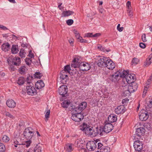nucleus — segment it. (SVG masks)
Wrapping results in <instances>:
<instances>
[{
	"label": "nucleus",
	"mask_w": 152,
	"mask_h": 152,
	"mask_svg": "<svg viewBox=\"0 0 152 152\" xmlns=\"http://www.w3.org/2000/svg\"><path fill=\"white\" fill-rule=\"evenodd\" d=\"M126 73V71L119 70L112 75L109 76L108 79L112 82H115L118 81L120 78H123Z\"/></svg>",
	"instance_id": "f257e3e1"
},
{
	"label": "nucleus",
	"mask_w": 152,
	"mask_h": 152,
	"mask_svg": "<svg viewBox=\"0 0 152 152\" xmlns=\"http://www.w3.org/2000/svg\"><path fill=\"white\" fill-rule=\"evenodd\" d=\"M86 134L92 137L95 136V130L91 122H88L86 124Z\"/></svg>",
	"instance_id": "f03ea898"
},
{
	"label": "nucleus",
	"mask_w": 152,
	"mask_h": 152,
	"mask_svg": "<svg viewBox=\"0 0 152 152\" xmlns=\"http://www.w3.org/2000/svg\"><path fill=\"white\" fill-rule=\"evenodd\" d=\"M35 134L34 130L30 127L25 129L23 132L24 137L27 139L30 140Z\"/></svg>",
	"instance_id": "7ed1b4c3"
},
{
	"label": "nucleus",
	"mask_w": 152,
	"mask_h": 152,
	"mask_svg": "<svg viewBox=\"0 0 152 152\" xmlns=\"http://www.w3.org/2000/svg\"><path fill=\"white\" fill-rule=\"evenodd\" d=\"M72 112V114L73 113L71 117V119L75 121L78 122L83 119L84 116L81 113L76 112L75 111L73 112V110Z\"/></svg>",
	"instance_id": "20e7f679"
},
{
	"label": "nucleus",
	"mask_w": 152,
	"mask_h": 152,
	"mask_svg": "<svg viewBox=\"0 0 152 152\" xmlns=\"http://www.w3.org/2000/svg\"><path fill=\"white\" fill-rule=\"evenodd\" d=\"M75 144L76 147L79 148H80L81 149H83L84 152H86V150L84 147L85 145V141L84 139L77 140L75 142Z\"/></svg>",
	"instance_id": "39448f33"
},
{
	"label": "nucleus",
	"mask_w": 152,
	"mask_h": 152,
	"mask_svg": "<svg viewBox=\"0 0 152 152\" xmlns=\"http://www.w3.org/2000/svg\"><path fill=\"white\" fill-rule=\"evenodd\" d=\"M148 112L144 110H142L139 113V118L142 121H145L148 118Z\"/></svg>",
	"instance_id": "423d86ee"
},
{
	"label": "nucleus",
	"mask_w": 152,
	"mask_h": 152,
	"mask_svg": "<svg viewBox=\"0 0 152 152\" xmlns=\"http://www.w3.org/2000/svg\"><path fill=\"white\" fill-rule=\"evenodd\" d=\"M97 146V142L93 141H89L86 144V148L88 151H92L96 148Z\"/></svg>",
	"instance_id": "0eeeda50"
},
{
	"label": "nucleus",
	"mask_w": 152,
	"mask_h": 152,
	"mask_svg": "<svg viewBox=\"0 0 152 152\" xmlns=\"http://www.w3.org/2000/svg\"><path fill=\"white\" fill-rule=\"evenodd\" d=\"M126 71L127 73L124 75V76L123 78L125 77L126 80L128 83H132L134 82L135 79V75L133 74H128V72Z\"/></svg>",
	"instance_id": "6e6552de"
},
{
	"label": "nucleus",
	"mask_w": 152,
	"mask_h": 152,
	"mask_svg": "<svg viewBox=\"0 0 152 152\" xmlns=\"http://www.w3.org/2000/svg\"><path fill=\"white\" fill-rule=\"evenodd\" d=\"M26 88L27 93L29 95H33L36 93V90L32 83L31 85L27 86Z\"/></svg>",
	"instance_id": "1a4fd4ad"
},
{
	"label": "nucleus",
	"mask_w": 152,
	"mask_h": 152,
	"mask_svg": "<svg viewBox=\"0 0 152 152\" xmlns=\"http://www.w3.org/2000/svg\"><path fill=\"white\" fill-rule=\"evenodd\" d=\"M67 91L68 89L67 86L66 85H63L60 86L59 88L58 93L63 97H64L65 95L67 94Z\"/></svg>",
	"instance_id": "9d476101"
},
{
	"label": "nucleus",
	"mask_w": 152,
	"mask_h": 152,
	"mask_svg": "<svg viewBox=\"0 0 152 152\" xmlns=\"http://www.w3.org/2000/svg\"><path fill=\"white\" fill-rule=\"evenodd\" d=\"M81 60L78 57H75L73 60L71 64V66L72 68L78 67L80 64Z\"/></svg>",
	"instance_id": "9b49d317"
},
{
	"label": "nucleus",
	"mask_w": 152,
	"mask_h": 152,
	"mask_svg": "<svg viewBox=\"0 0 152 152\" xmlns=\"http://www.w3.org/2000/svg\"><path fill=\"white\" fill-rule=\"evenodd\" d=\"M107 58L104 56L100 57L98 59L97 65L100 67L105 66L106 64Z\"/></svg>",
	"instance_id": "f8f14e48"
},
{
	"label": "nucleus",
	"mask_w": 152,
	"mask_h": 152,
	"mask_svg": "<svg viewBox=\"0 0 152 152\" xmlns=\"http://www.w3.org/2000/svg\"><path fill=\"white\" fill-rule=\"evenodd\" d=\"M86 108V102H83L81 103L78 106L73 110V112L81 113L82 111Z\"/></svg>",
	"instance_id": "ddd939ff"
},
{
	"label": "nucleus",
	"mask_w": 152,
	"mask_h": 152,
	"mask_svg": "<svg viewBox=\"0 0 152 152\" xmlns=\"http://www.w3.org/2000/svg\"><path fill=\"white\" fill-rule=\"evenodd\" d=\"M133 146L135 151H141L143 148V144L139 140L135 141Z\"/></svg>",
	"instance_id": "4468645a"
},
{
	"label": "nucleus",
	"mask_w": 152,
	"mask_h": 152,
	"mask_svg": "<svg viewBox=\"0 0 152 152\" xmlns=\"http://www.w3.org/2000/svg\"><path fill=\"white\" fill-rule=\"evenodd\" d=\"M113 126L111 123H107L104 126V132L106 133H108L113 129Z\"/></svg>",
	"instance_id": "2eb2a0df"
},
{
	"label": "nucleus",
	"mask_w": 152,
	"mask_h": 152,
	"mask_svg": "<svg viewBox=\"0 0 152 152\" xmlns=\"http://www.w3.org/2000/svg\"><path fill=\"white\" fill-rule=\"evenodd\" d=\"M105 66L109 69L113 70L115 68V65L111 60L107 59Z\"/></svg>",
	"instance_id": "dca6fc26"
},
{
	"label": "nucleus",
	"mask_w": 152,
	"mask_h": 152,
	"mask_svg": "<svg viewBox=\"0 0 152 152\" xmlns=\"http://www.w3.org/2000/svg\"><path fill=\"white\" fill-rule=\"evenodd\" d=\"M125 108L123 105L118 106L115 109V113L118 114L123 113L125 111Z\"/></svg>",
	"instance_id": "f3484780"
},
{
	"label": "nucleus",
	"mask_w": 152,
	"mask_h": 152,
	"mask_svg": "<svg viewBox=\"0 0 152 152\" xmlns=\"http://www.w3.org/2000/svg\"><path fill=\"white\" fill-rule=\"evenodd\" d=\"M137 84L134 82L130 83V84L128 86V88L130 90L131 92H134L137 90Z\"/></svg>",
	"instance_id": "a211bd4d"
},
{
	"label": "nucleus",
	"mask_w": 152,
	"mask_h": 152,
	"mask_svg": "<svg viewBox=\"0 0 152 152\" xmlns=\"http://www.w3.org/2000/svg\"><path fill=\"white\" fill-rule=\"evenodd\" d=\"M6 104L9 107L14 108L16 106V103L13 100L11 99L7 101Z\"/></svg>",
	"instance_id": "6ab92c4d"
},
{
	"label": "nucleus",
	"mask_w": 152,
	"mask_h": 152,
	"mask_svg": "<svg viewBox=\"0 0 152 152\" xmlns=\"http://www.w3.org/2000/svg\"><path fill=\"white\" fill-rule=\"evenodd\" d=\"M1 48L3 51L7 52L10 50V45L8 42L4 43L1 45Z\"/></svg>",
	"instance_id": "aec40b11"
},
{
	"label": "nucleus",
	"mask_w": 152,
	"mask_h": 152,
	"mask_svg": "<svg viewBox=\"0 0 152 152\" xmlns=\"http://www.w3.org/2000/svg\"><path fill=\"white\" fill-rule=\"evenodd\" d=\"M145 133V129L143 127L137 129L136 131V134L139 137L143 135Z\"/></svg>",
	"instance_id": "412c9836"
},
{
	"label": "nucleus",
	"mask_w": 152,
	"mask_h": 152,
	"mask_svg": "<svg viewBox=\"0 0 152 152\" xmlns=\"http://www.w3.org/2000/svg\"><path fill=\"white\" fill-rule=\"evenodd\" d=\"M117 120L116 116L113 114L110 115L108 118V121L110 123L114 122L116 121Z\"/></svg>",
	"instance_id": "4be33fe9"
},
{
	"label": "nucleus",
	"mask_w": 152,
	"mask_h": 152,
	"mask_svg": "<svg viewBox=\"0 0 152 152\" xmlns=\"http://www.w3.org/2000/svg\"><path fill=\"white\" fill-rule=\"evenodd\" d=\"M123 89L122 95L124 97L129 96L130 93H132L129 89L128 88V86H124Z\"/></svg>",
	"instance_id": "5701e85b"
},
{
	"label": "nucleus",
	"mask_w": 152,
	"mask_h": 152,
	"mask_svg": "<svg viewBox=\"0 0 152 152\" xmlns=\"http://www.w3.org/2000/svg\"><path fill=\"white\" fill-rule=\"evenodd\" d=\"M103 132H104V129L103 128H96L95 131V136L98 135H100L101 136L102 135Z\"/></svg>",
	"instance_id": "b1692460"
},
{
	"label": "nucleus",
	"mask_w": 152,
	"mask_h": 152,
	"mask_svg": "<svg viewBox=\"0 0 152 152\" xmlns=\"http://www.w3.org/2000/svg\"><path fill=\"white\" fill-rule=\"evenodd\" d=\"M35 87L37 89H40L45 86L42 80L38 81L35 83Z\"/></svg>",
	"instance_id": "393cba45"
},
{
	"label": "nucleus",
	"mask_w": 152,
	"mask_h": 152,
	"mask_svg": "<svg viewBox=\"0 0 152 152\" xmlns=\"http://www.w3.org/2000/svg\"><path fill=\"white\" fill-rule=\"evenodd\" d=\"M66 152H71L73 150L72 148V144L68 143L66 144L64 147Z\"/></svg>",
	"instance_id": "a878e982"
},
{
	"label": "nucleus",
	"mask_w": 152,
	"mask_h": 152,
	"mask_svg": "<svg viewBox=\"0 0 152 152\" xmlns=\"http://www.w3.org/2000/svg\"><path fill=\"white\" fill-rule=\"evenodd\" d=\"M73 32L75 34L76 38L78 39V41L82 43L85 42L84 39H83L80 36L79 32L77 31L74 30Z\"/></svg>",
	"instance_id": "bb28decb"
},
{
	"label": "nucleus",
	"mask_w": 152,
	"mask_h": 152,
	"mask_svg": "<svg viewBox=\"0 0 152 152\" xmlns=\"http://www.w3.org/2000/svg\"><path fill=\"white\" fill-rule=\"evenodd\" d=\"M20 63V59L19 57H15L12 60V64L16 66H19Z\"/></svg>",
	"instance_id": "cd10ccee"
},
{
	"label": "nucleus",
	"mask_w": 152,
	"mask_h": 152,
	"mask_svg": "<svg viewBox=\"0 0 152 152\" xmlns=\"http://www.w3.org/2000/svg\"><path fill=\"white\" fill-rule=\"evenodd\" d=\"M73 13L74 12L72 11L68 10L67 11H64L62 13V15L63 16L66 17L73 15Z\"/></svg>",
	"instance_id": "c85d7f7f"
},
{
	"label": "nucleus",
	"mask_w": 152,
	"mask_h": 152,
	"mask_svg": "<svg viewBox=\"0 0 152 152\" xmlns=\"http://www.w3.org/2000/svg\"><path fill=\"white\" fill-rule=\"evenodd\" d=\"M18 46L15 45H13L11 49L12 53L13 54H15L18 53Z\"/></svg>",
	"instance_id": "c756f323"
},
{
	"label": "nucleus",
	"mask_w": 152,
	"mask_h": 152,
	"mask_svg": "<svg viewBox=\"0 0 152 152\" xmlns=\"http://www.w3.org/2000/svg\"><path fill=\"white\" fill-rule=\"evenodd\" d=\"M92 34V33L86 34V37H99L101 35L99 33H96L94 34Z\"/></svg>",
	"instance_id": "7c9ffc66"
},
{
	"label": "nucleus",
	"mask_w": 152,
	"mask_h": 152,
	"mask_svg": "<svg viewBox=\"0 0 152 152\" xmlns=\"http://www.w3.org/2000/svg\"><path fill=\"white\" fill-rule=\"evenodd\" d=\"M70 104V102L69 100L64 101L62 103V107L64 108H66L68 107Z\"/></svg>",
	"instance_id": "2f4dec72"
},
{
	"label": "nucleus",
	"mask_w": 152,
	"mask_h": 152,
	"mask_svg": "<svg viewBox=\"0 0 152 152\" xmlns=\"http://www.w3.org/2000/svg\"><path fill=\"white\" fill-rule=\"evenodd\" d=\"M110 148L107 146H104L102 147L100 149V152H110Z\"/></svg>",
	"instance_id": "473e14b6"
},
{
	"label": "nucleus",
	"mask_w": 152,
	"mask_h": 152,
	"mask_svg": "<svg viewBox=\"0 0 152 152\" xmlns=\"http://www.w3.org/2000/svg\"><path fill=\"white\" fill-rule=\"evenodd\" d=\"M25 82V79L24 77H20L19 78L17 83L19 85H23Z\"/></svg>",
	"instance_id": "72a5a7b5"
},
{
	"label": "nucleus",
	"mask_w": 152,
	"mask_h": 152,
	"mask_svg": "<svg viewBox=\"0 0 152 152\" xmlns=\"http://www.w3.org/2000/svg\"><path fill=\"white\" fill-rule=\"evenodd\" d=\"M50 110H46L45 111V121H47L48 118H49V115L50 114Z\"/></svg>",
	"instance_id": "f704fd0d"
},
{
	"label": "nucleus",
	"mask_w": 152,
	"mask_h": 152,
	"mask_svg": "<svg viewBox=\"0 0 152 152\" xmlns=\"http://www.w3.org/2000/svg\"><path fill=\"white\" fill-rule=\"evenodd\" d=\"M97 48L99 50L103 52L106 51L108 52L110 51V50H107L104 47H102L101 45H99L97 46Z\"/></svg>",
	"instance_id": "c9c22d12"
},
{
	"label": "nucleus",
	"mask_w": 152,
	"mask_h": 152,
	"mask_svg": "<svg viewBox=\"0 0 152 152\" xmlns=\"http://www.w3.org/2000/svg\"><path fill=\"white\" fill-rule=\"evenodd\" d=\"M34 150V152H41L42 148L39 145H37Z\"/></svg>",
	"instance_id": "e433bc0d"
},
{
	"label": "nucleus",
	"mask_w": 152,
	"mask_h": 152,
	"mask_svg": "<svg viewBox=\"0 0 152 152\" xmlns=\"http://www.w3.org/2000/svg\"><path fill=\"white\" fill-rule=\"evenodd\" d=\"M86 66V64L83 63L81 62L79 66H78L80 70L82 71H85V66Z\"/></svg>",
	"instance_id": "4c0bfd02"
},
{
	"label": "nucleus",
	"mask_w": 152,
	"mask_h": 152,
	"mask_svg": "<svg viewBox=\"0 0 152 152\" xmlns=\"http://www.w3.org/2000/svg\"><path fill=\"white\" fill-rule=\"evenodd\" d=\"M139 61V60L138 58H134L132 60V64L134 65L137 64Z\"/></svg>",
	"instance_id": "58836bf2"
},
{
	"label": "nucleus",
	"mask_w": 152,
	"mask_h": 152,
	"mask_svg": "<svg viewBox=\"0 0 152 152\" xmlns=\"http://www.w3.org/2000/svg\"><path fill=\"white\" fill-rule=\"evenodd\" d=\"M64 69L66 72L70 73L71 69L69 65H68L65 66Z\"/></svg>",
	"instance_id": "ea45409f"
},
{
	"label": "nucleus",
	"mask_w": 152,
	"mask_h": 152,
	"mask_svg": "<svg viewBox=\"0 0 152 152\" xmlns=\"http://www.w3.org/2000/svg\"><path fill=\"white\" fill-rule=\"evenodd\" d=\"M26 53L24 52L23 50L21 49L19 53V55L21 58L25 57L26 56Z\"/></svg>",
	"instance_id": "a19ab883"
},
{
	"label": "nucleus",
	"mask_w": 152,
	"mask_h": 152,
	"mask_svg": "<svg viewBox=\"0 0 152 152\" xmlns=\"http://www.w3.org/2000/svg\"><path fill=\"white\" fill-rule=\"evenodd\" d=\"M2 140L3 142H6L9 141L10 138L7 135H4L2 137Z\"/></svg>",
	"instance_id": "79ce46f5"
},
{
	"label": "nucleus",
	"mask_w": 152,
	"mask_h": 152,
	"mask_svg": "<svg viewBox=\"0 0 152 152\" xmlns=\"http://www.w3.org/2000/svg\"><path fill=\"white\" fill-rule=\"evenodd\" d=\"M149 59L150 58L149 57L146 59V61L144 63L145 65L148 66L151 63L152 61H151Z\"/></svg>",
	"instance_id": "37998d69"
},
{
	"label": "nucleus",
	"mask_w": 152,
	"mask_h": 152,
	"mask_svg": "<svg viewBox=\"0 0 152 152\" xmlns=\"http://www.w3.org/2000/svg\"><path fill=\"white\" fill-rule=\"evenodd\" d=\"M152 82V75L150 76L149 79L145 83L146 86H149V85L151 84Z\"/></svg>",
	"instance_id": "c03bdc74"
},
{
	"label": "nucleus",
	"mask_w": 152,
	"mask_h": 152,
	"mask_svg": "<svg viewBox=\"0 0 152 152\" xmlns=\"http://www.w3.org/2000/svg\"><path fill=\"white\" fill-rule=\"evenodd\" d=\"M149 86H147L146 85L145 86V88L143 90V92L142 94V96L144 97L145 95V94L147 93V90L148 89V88H149Z\"/></svg>",
	"instance_id": "a18cd8bd"
},
{
	"label": "nucleus",
	"mask_w": 152,
	"mask_h": 152,
	"mask_svg": "<svg viewBox=\"0 0 152 152\" xmlns=\"http://www.w3.org/2000/svg\"><path fill=\"white\" fill-rule=\"evenodd\" d=\"M93 62L90 63H88L87 62H86V71L89 70L91 68V65H93Z\"/></svg>",
	"instance_id": "49530a36"
},
{
	"label": "nucleus",
	"mask_w": 152,
	"mask_h": 152,
	"mask_svg": "<svg viewBox=\"0 0 152 152\" xmlns=\"http://www.w3.org/2000/svg\"><path fill=\"white\" fill-rule=\"evenodd\" d=\"M42 74L39 72H37L35 74V77L40 78L42 76Z\"/></svg>",
	"instance_id": "de8ad7c7"
},
{
	"label": "nucleus",
	"mask_w": 152,
	"mask_h": 152,
	"mask_svg": "<svg viewBox=\"0 0 152 152\" xmlns=\"http://www.w3.org/2000/svg\"><path fill=\"white\" fill-rule=\"evenodd\" d=\"M86 128V123H83V125L80 126V129L81 130L84 132L85 133H86V130H85Z\"/></svg>",
	"instance_id": "09e8293b"
},
{
	"label": "nucleus",
	"mask_w": 152,
	"mask_h": 152,
	"mask_svg": "<svg viewBox=\"0 0 152 152\" xmlns=\"http://www.w3.org/2000/svg\"><path fill=\"white\" fill-rule=\"evenodd\" d=\"M5 150V147L2 143H0V152H3Z\"/></svg>",
	"instance_id": "8fccbe9b"
},
{
	"label": "nucleus",
	"mask_w": 152,
	"mask_h": 152,
	"mask_svg": "<svg viewBox=\"0 0 152 152\" xmlns=\"http://www.w3.org/2000/svg\"><path fill=\"white\" fill-rule=\"evenodd\" d=\"M31 77H30V76L28 77L26 79V82L29 85H31V84L32 83L31 82Z\"/></svg>",
	"instance_id": "3c124183"
},
{
	"label": "nucleus",
	"mask_w": 152,
	"mask_h": 152,
	"mask_svg": "<svg viewBox=\"0 0 152 152\" xmlns=\"http://www.w3.org/2000/svg\"><path fill=\"white\" fill-rule=\"evenodd\" d=\"M25 62L26 64L29 65L31 64V60L29 58H26L25 59Z\"/></svg>",
	"instance_id": "603ef678"
},
{
	"label": "nucleus",
	"mask_w": 152,
	"mask_h": 152,
	"mask_svg": "<svg viewBox=\"0 0 152 152\" xmlns=\"http://www.w3.org/2000/svg\"><path fill=\"white\" fill-rule=\"evenodd\" d=\"M25 67L24 66H23L20 67L19 69V72L21 74L25 72Z\"/></svg>",
	"instance_id": "864d4df0"
},
{
	"label": "nucleus",
	"mask_w": 152,
	"mask_h": 152,
	"mask_svg": "<svg viewBox=\"0 0 152 152\" xmlns=\"http://www.w3.org/2000/svg\"><path fill=\"white\" fill-rule=\"evenodd\" d=\"M4 115L7 116H8L10 118L13 119L14 117L12 115H11L9 113L6 112L4 113Z\"/></svg>",
	"instance_id": "5fc2aeb1"
},
{
	"label": "nucleus",
	"mask_w": 152,
	"mask_h": 152,
	"mask_svg": "<svg viewBox=\"0 0 152 152\" xmlns=\"http://www.w3.org/2000/svg\"><path fill=\"white\" fill-rule=\"evenodd\" d=\"M66 22L68 25H71L73 23V20L72 19H69L66 21Z\"/></svg>",
	"instance_id": "6e6d98bb"
},
{
	"label": "nucleus",
	"mask_w": 152,
	"mask_h": 152,
	"mask_svg": "<svg viewBox=\"0 0 152 152\" xmlns=\"http://www.w3.org/2000/svg\"><path fill=\"white\" fill-rule=\"evenodd\" d=\"M120 24H118L117 27V29L119 31L121 32L123 30L124 28L123 27H120Z\"/></svg>",
	"instance_id": "4d7b16f0"
},
{
	"label": "nucleus",
	"mask_w": 152,
	"mask_h": 152,
	"mask_svg": "<svg viewBox=\"0 0 152 152\" xmlns=\"http://www.w3.org/2000/svg\"><path fill=\"white\" fill-rule=\"evenodd\" d=\"M31 143V141L30 140H29L25 142V145H26L27 147H28L30 146Z\"/></svg>",
	"instance_id": "13d9d810"
},
{
	"label": "nucleus",
	"mask_w": 152,
	"mask_h": 152,
	"mask_svg": "<svg viewBox=\"0 0 152 152\" xmlns=\"http://www.w3.org/2000/svg\"><path fill=\"white\" fill-rule=\"evenodd\" d=\"M142 39L143 42H145L147 40L146 38V35L145 34H143L142 36Z\"/></svg>",
	"instance_id": "bf43d9fd"
},
{
	"label": "nucleus",
	"mask_w": 152,
	"mask_h": 152,
	"mask_svg": "<svg viewBox=\"0 0 152 152\" xmlns=\"http://www.w3.org/2000/svg\"><path fill=\"white\" fill-rule=\"evenodd\" d=\"M148 106L150 108L152 107V99L150 100L147 103Z\"/></svg>",
	"instance_id": "052dcab7"
},
{
	"label": "nucleus",
	"mask_w": 152,
	"mask_h": 152,
	"mask_svg": "<svg viewBox=\"0 0 152 152\" xmlns=\"http://www.w3.org/2000/svg\"><path fill=\"white\" fill-rule=\"evenodd\" d=\"M67 77V75L65 74H61L60 76V77L62 78L63 80L66 79Z\"/></svg>",
	"instance_id": "680f3d73"
},
{
	"label": "nucleus",
	"mask_w": 152,
	"mask_h": 152,
	"mask_svg": "<svg viewBox=\"0 0 152 152\" xmlns=\"http://www.w3.org/2000/svg\"><path fill=\"white\" fill-rule=\"evenodd\" d=\"M127 7L128 8L129 10H130L131 9V2L129 1H128L126 4Z\"/></svg>",
	"instance_id": "e2e57ef3"
},
{
	"label": "nucleus",
	"mask_w": 152,
	"mask_h": 152,
	"mask_svg": "<svg viewBox=\"0 0 152 152\" xmlns=\"http://www.w3.org/2000/svg\"><path fill=\"white\" fill-rule=\"evenodd\" d=\"M139 46L140 47L142 48H144L145 47V45L143 43L141 42L139 44Z\"/></svg>",
	"instance_id": "0e129e2a"
},
{
	"label": "nucleus",
	"mask_w": 152,
	"mask_h": 152,
	"mask_svg": "<svg viewBox=\"0 0 152 152\" xmlns=\"http://www.w3.org/2000/svg\"><path fill=\"white\" fill-rule=\"evenodd\" d=\"M28 56L29 57H30L29 58H30L31 59V58H34V55L31 53V51H29V53L28 55Z\"/></svg>",
	"instance_id": "69168bd1"
},
{
	"label": "nucleus",
	"mask_w": 152,
	"mask_h": 152,
	"mask_svg": "<svg viewBox=\"0 0 152 152\" xmlns=\"http://www.w3.org/2000/svg\"><path fill=\"white\" fill-rule=\"evenodd\" d=\"M14 146L16 147H17V145L21 144H20L19 143L18 141L16 140L14 141Z\"/></svg>",
	"instance_id": "338daca9"
},
{
	"label": "nucleus",
	"mask_w": 152,
	"mask_h": 152,
	"mask_svg": "<svg viewBox=\"0 0 152 152\" xmlns=\"http://www.w3.org/2000/svg\"><path fill=\"white\" fill-rule=\"evenodd\" d=\"M97 145H98V149H101V148L103 146L102 144L101 143V142H99L98 143H97Z\"/></svg>",
	"instance_id": "774afa93"
}]
</instances>
